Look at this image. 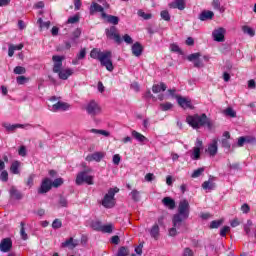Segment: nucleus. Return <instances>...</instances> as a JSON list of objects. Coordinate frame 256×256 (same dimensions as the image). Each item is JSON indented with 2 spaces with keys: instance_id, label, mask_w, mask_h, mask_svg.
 Returning <instances> with one entry per match:
<instances>
[{
  "instance_id": "obj_49",
  "label": "nucleus",
  "mask_w": 256,
  "mask_h": 256,
  "mask_svg": "<svg viewBox=\"0 0 256 256\" xmlns=\"http://www.w3.org/2000/svg\"><path fill=\"white\" fill-rule=\"evenodd\" d=\"M138 16L142 17V19H145L146 21L151 19V17H153V15L151 13H145V12H143V10L138 11Z\"/></svg>"
},
{
  "instance_id": "obj_33",
  "label": "nucleus",
  "mask_w": 256,
  "mask_h": 256,
  "mask_svg": "<svg viewBox=\"0 0 256 256\" xmlns=\"http://www.w3.org/2000/svg\"><path fill=\"white\" fill-rule=\"evenodd\" d=\"M212 7L213 9H215L216 11H220V13H224L225 12V8H223L221 6V2L219 0H213L212 1Z\"/></svg>"
},
{
  "instance_id": "obj_4",
  "label": "nucleus",
  "mask_w": 256,
  "mask_h": 256,
  "mask_svg": "<svg viewBox=\"0 0 256 256\" xmlns=\"http://www.w3.org/2000/svg\"><path fill=\"white\" fill-rule=\"evenodd\" d=\"M183 216L181 214H174L172 218V227L169 229V237L177 236V229L183 227Z\"/></svg>"
},
{
  "instance_id": "obj_19",
  "label": "nucleus",
  "mask_w": 256,
  "mask_h": 256,
  "mask_svg": "<svg viewBox=\"0 0 256 256\" xmlns=\"http://www.w3.org/2000/svg\"><path fill=\"white\" fill-rule=\"evenodd\" d=\"M170 9H179V11H183L185 9V0H175L172 3L168 4Z\"/></svg>"
},
{
  "instance_id": "obj_30",
  "label": "nucleus",
  "mask_w": 256,
  "mask_h": 256,
  "mask_svg": "<svg viewBox=\"0 0 256 256\" xmlns=\"http://www.w3.org/2000/svg\"><path fill=\"white\" fill-rule=\"evenodd\" d=\"M81 37V28H76L75 31L72 32L71 41L72 43L77 44V39Z\"/></svg>"
},
{
  "instance_id": "obj_55",
  "label": "nucleus",
  "mask_w": 256,
  "mask_h": 256,
  "mask_svg": "<svg viewBox=\"0 0 256 256\" xmlns=\"http://www.w3.org/2000/svg\"><path fill=\"white\" fill-rule=\"evenodd\" d=\"M52 227L54 229H61V227H63V223L59 220V219H55L53 222H52Z\"/></svg>"
},
{
  "instance_id": "obj_22",
  "label": "nucleus",
  "mask_w": 256,
  "mask_h": 256,
  "mask_svg": "<svg viewBox=\"0 0 256 256\" xmlns=\"http://www.w3.org/2000/svg\"><path fill=\"white\" fill-rule=\"evenodd\" d=\"M132 53L135 57H141L143 54V46L141 43L136 42L132 45Z\"/></svg>"
},
{
  "instance_id": "obj_58",
  "label": "nucleus",
  "mask_w": 256,
  "mask_h": 256,
  "mask_svg": "<svg viewBox=\"0 0 256 256\" xmlns=\"http://www.w3.org/2000/svg\"><path fill=\"white\" fill-rule=\"evenodd\" d=\"M33 181H35V174H31L28 177V180L26 182V185H28V187H31L33 185Z\"/></svg>"
},
{
  "instance_id": "obj_45",
  "label": "nucleus",
  "mask_w": 256,
  "mask_h": 256,
  "mask_svg": "<svg viewBox=\"0 0 256 256\" xmlns=\"http://www.w3.org/2000/svg\"><path fill=\"white\" fill-rule=\"evenodd\" d=\"M128 255H129V249L125 246H122L119 248L116 256H128Z\"/></svg>"
},
{
  "instance_id": "obj_35",
  "label": "nucleus",
  "mask_w": 256,
  "mask_h": 256,
  "mask_svg": "<svg viewBox=\"0 0 256 256\" xmlns=\"http://www.w3.org/2000/svg\"><path fill=\"white\" fill-rule=\"evenodd\" d=\"M130 195L132 197V200H134L135 203L141 201V193L138 190L136 189L132 190Z\"/></svg>"
},
{
  "instance_id": "obj_27",
  "label": "nucleus",
  "mask_w": 256,
  "mask_h": 256,
  "mask_svg": "<svg viewBox=\"0 0 256 256\" xmlns=\"http://www.w3.org/2000/svg\"><path fill=\"white\" fill-rule=\"evenodd\" d=\"M162 203L168 209H171V210L175 209V200H173V198L171 197H164L162 199Z\"/></svg>"
},
{
  "instance_id": "obj_40",
  "label": "nucleus",
  "mask_w": 256,
  "mask_h": 256,
  "mask_svg": "<svg viewBox=\"0 0 256 256\" xmlns=\"http://www.w3.org/2000/svg\"><path fill=\"white\" fill-rule=\"evenodd\" d=\"M242 31L246 35H250V37H255V30L249 26H242Z\"/></svg>"
},
{
  "instance_id": "obj_36",
  "label": "nucleus",
  "mask_w": 256,
  "mask_h": 256,
  "mask_svg": "<svg viewBox=\"0 0 256 256\" xmlns=\"http://www.w3.org/2000/svg\"><path fill=\"white\" fill-rule=\"evenodd\" d=\"M224 115H226V117H232L235 118L237 117V112H235V110H233V108L228 107L223 111Z\"/></svg>"
},
{
  "instance_id": "obj_57",
  "label": "nucleus",
  "mask_w": 256,
  "mask_h": 256,
  "mask_svg": "<svg viewBox=\"0 0 256 256\" xmlns=\"http://www.w3.org/2000/svg\"><path fill=\"white\" fill-rule=\"evenodd\" d=\"M63 183V178H57L52 182V187H61V184Z\"/></svg>"
},
{
  "instance_id": "obj_34",
  "label": "nucleus",
  "mask_w": 256,
  "mask_h": 256,
  "mask_svg": "<svg viewBox=\"0 0 256 256\" xmlns=\"http://www.w3.org/2000/svg\"><path fill=\"white\" fill-rule=\"evenodd\" d=\"M19 161H15L10 166V171L13 173V175H19Z\"/></svg>"
},
{
  "instance_id": "obj_42",
  "label": "nucleus",
  "mask_w": 256,
  "mask_h": 256,
  "mask_svg": "<svg viewBox=\"0 0 256 256\" xmlns=\"http://www.w3.org/2000/svg\"><path fill=\"white\" fill-rule=\"evenodd\" d=\"M101 233H113V224L102 225Z\"/></svg>"
},
{
  "instance_id": "obj_6",
  "label": "nucleus",
  "mask_w": 256,
  "mask_h": 256,
  "mask_svg": "<svg viewBox=\"0 0 256 256\" xmlns=\"http://www.w3.org/2000/svg\"><path fill=\"white\" fill-rule=\"evenodd\" d=\"M190 209L191 206L189 205V201H187V199H183L179 202L177 215L182 216L183 219H189Z\"/></svg>"
},
{
  "instance_id": "obj_54",
  "label": "nucleus",
  "mask_w": 256,
  "mask_h": 256,
  "mask_svg": "<svg viewBox=\"0 0 256 256\" xmlns=\"http://www.w3.org/2000/svg\"><path fill=\"white\" fill-rule=\"evenodd\" d=\"M201 57V53H193L187 56L188 61H196Z\"/></svg>"
},
{
  "instance_id": "obj_24",
  "label": "nucleus",
  "mask_w": 256,
  "mask_h": 256,
  "mask_svg": "<svg viewBox=\"0 0 256 256\" xmlns=\"http://www.w3.org/2000/svg\"><path fill=\"white\" fill-rule=\"evenodd\" d=\"M217 149V140H213L206 151L211 157H215L217 155Z\"/></svg>"
},
{
  "instance_id": "obj_60",
  "label": "nucleus",
  "mask_w": 256,
  "mask_h": 256,
  "mask_svg": "<svg viewBox=\"0 0 256 256\" xmlns=\"http://www.w3.org/2000/svg\"><path fill=\"white\" fill-rule=\"evenodd\" d=\"M59 205H60V207H67V205H68L67 198H65V197H60V199H59Z\"/></svg>"
},
{
  "instance_id": "obj_56",
  "label": "nucleus",
  "mask_w": 256,
  "mask_h": 256,
  "mask_svg": "<svg viewBox=\"0 0 256 256\" xmlns=\"http://www.w3.org/2000/svg\"><path fill=\"white\" fill-rule=\"evenodd\" d=\"M229 231H231V228L229 226H224L221 230H220V235L221 237H226L227 233H229Z\"/></svg>"
},
{
  "instance_id": "obj_41",
  "label": "nucleus",
  "mask_w": 256,
  "mask_h": 256,
  "mask_svg": "<svg viewBox=\"0 0 256 256\" xmlns=\"http://www.w3.org/2000/svg\"><path fill=\"white\" fill-rule=\"evenodd\" d=\"M20 225H21L20 235L23 241H27L29 239V236L27 235V232H25V222H21Z\"/></svg>"
},
{
  "instance_id": "obj_31",
  "label": "nucleus",
  "mask_w": 256,
  "mask_h": 256,
  "mask_svg": "<svg viewBox=\"0 0 256 256\" xmlns=\"http://www.w3.org/2000/svg\"><path fill=\"white\" fill-rule=\"evenodd\" d=\"M90 227L94 230V231H100L103 227V223H101V221L99 220H94L90 223Z\"/></svg>"
},
{
  "instance_id": "obj_1",
  "label": "nucleus",
  "mask_w": 256,
  "mask_h": 256,
  "mask_svg": "<svg viewBox=\"0 0 256 256\" xmlns=\"http://www.w3.org/2000/svg\"><path fill=\"white\" fill-rule=\"evenodd\" d=\"M186 121L190 127H193V129H199L201 127H205V125L208 129L213 127V123H211V119L207 117V114L188 116Z\"/></svg>"
},
{
  "instance_id": "obj_28",
  "label": "nucleus",
  "mask_w": 256,
  "mask_h": 256,
  "mask_svg": "<svg viewBox=\"0 0 256 256\" xmlns=\"http://www.w3.org/2000/svg\"><path fill=\"white\" fill-rule=\"evenodd\" d=\"M132 137L136 139V141H139V143H145L149 141L147 137H145L143 134L137 132L136 130L132 131Z\"/></svg>"
},
{
  "instance_id": "obj_59",
  "label": "nucleus",
  "mask_w": 256,
  "mask_h": 256,
  "mask_svg": "<svg viewBox=\"0 0 256 256\" xmlns=\"http://www.w3.org/2000/svg\"><path fill=\"white\" fill-rule=\"evenodd\" d=\"M87 55V50L85 48L81 49L77 55V59L81 60Z\"/></svg>"
},
{
  "instance_id": "obj_62",
  "label": "nucleus",
  "mask_w": 256,
  "mask_h": 256,
  "mask_svg": "<svg viewBox=\"0 0 256 256\" xmlns=\"http://www.w3.org/2000/svg\"><path fill=\"white\" fill-rule=\"evenodd\" d=\"M123 39H124L125 43H127L128 45L133 44V38H131V36H129L128 34L124 35Z\"/></svg>"
},
{
  "instance_id": "obj_7",
  "label": "nucleus",
  "mask_w": 256,
  "mask_h": 256,
  "mask_svg": "<svg viewBox=\"0 0 256 256\" xmlns=\"http://www.w3.org/2000/svg\"><path fill=\"white\" fill-rule=\"evenodd\" d=\"M105 33L108 39H114V41L118 44L122 43L123 40L121 39V35H119L117 27L111 26L110 28H106Z\"/></svg>"
},
{
  "instance_id": "obj_32",
  "label": "nucleus",
  "mask_w": 256,
  "mask_h": 256,
  "mask_svg": "<svg viewBox=\"0 0 256 256\" xmlns=\"http://www.w3.org/2000/svg\"><path fill=\"white\" fill-rule=\"evenodd\" d=\"M202 189H204L205 191H213V189H215V183L214 182H211V181H205L203 184H202Z\"/></svg>"
},
{
  "instance_id": "obj_10",
  "label": "nucleus",
  "mask_w": 256,
  "mask_h": 256,
  "mask_svg": "<svg viewBox=\"0 0 256 256\" xmlns=\"http://www.w3.org/2000/svg\"><path fill=\"white\" fill-rule=\"evenodd\" d=\"M12 247H13V241H11V238L2 239L0 243V251H2V253H9Z\"/></svg>"
},
{
  "instance_id": "obj_63",
  "label": "nucleus",
  "mask_w": 256,
  "mask_h": 256,
  "mask_svg": "<svg viewBox=\"0 0 256 256\" xmlns=\"http://www.w3.org/2000/svg\"><path fill=\"white\" fill-rule=\"evenodd\" d=\"M244 141H245V143H255L256 142L255 137H253V136H244Z\"/></svg>"
},
{
  "instance_id": "obj_46",
  "label": "nucleus",
  "mask_w": 256,
  "mask_h": 256,
  "mask_svg": "<svg viewBox=\"0 0 256 256\" xmlns=\"http://www.w3.org/2000/svg\"><path fill=\"white\" fill-rule=\"evenodd\" d=\"M223 225V220H214L210 223V229H219Z\"/></svg>"
},
{
  "instance_id": "obj_38",
  "label": "nucleus",
  "mask_w": 256,
  "mask_h": 256,
  "mask_svg": "<svg viewBox=\"0 0 256 256\" xmlns=\"http://www.w3.org/2000/svg\"><path fill=\"white\" fill-rule=\"evenodd\" d=\"M15 75H25L27 73V69L23 66H16L13 70Z\"/></svg>"
},
{
  "instance_id": "obj_12",
  "label": "nucleus",
  "mask_w": 256,
  "mask_h": 256,
  "mask_svg": "<svg viewBox=\"0 0 256 256\" xmlns=\"http://www.w3.org/2000/svg\"><path fill=\"white\" fill-rule=\"evenodd\" d=\"M51 187H53L51 179L45 178L38 189V193H40V195H43V193H48V191H51Z\"/></svg>"
},
{
  "instance_id": "obj_64",
  "label": "nucleus",
  "mask_w": 256,
  "mask_h": 256,
  "mask_svg": "<svg viewBox=\"0 0 256 256\" xmlns=\"http://www.w3.org/2000/svg\"><path fill=\"white\" fill-rule=\"evenodd\" d=\"M183 255L184 256H193V250H191L190 248H185Z\"/></svg>"
},
{
  "instance_id": "obj_51",
  "label": "nucleus",
  "mask_w": 256,
  "mask_h": 256,
  "mask_svg": "<svg viewBox=\"0 0 256 256\" xmlns=\"http://www.w3.org/2000/svg\"><path fill=\"white\" fill-rule=\"evenodd\" d=\"M160 15L164 21H171V15L169 14V11L163 10L161 11Z\"/></svg>"
},
{
  "instance_id": "obj_23",
  "label": "nucleus",
  "mask_w": 256,
  "mask_h": 256,
  "mask_svg": "<svg viewBox=\"0 0 256 256\" xmlns=\"http://www.w3.org/2000/svg\"><path fill=\"white\" fill-rule=\"evenodd\" d=\"M105 55V51H101V49L99 48H94L91 50L90 52V57L92 59H97L98 61H100V59Z\"/></svg>"
},
{
  "instance_id": "obj_20",
  "label": "nucleus",
  "mask_w": 256,
  "mask_h": 256,
  "mask_svg": "<svg viewBox=\"0 0 256 256\" xmlns=\"http://www.w3.org/2000/svg\"><path fill=\"white\" fill-rule=\"evenodd\" d=\"M105 8L98 4L97 2H92L90 5V15H95V13H103Z\"/></svg>"
},
{
  "instance_id": "obj_15",
  "label": "nucleus",
  "mask_w": 256,
  "mask_h": 256,
  "mask_svg": "<svg viewBox=\"0 0 256 256\" xmlns=\"http://www.w3.org/2000/svg\"><path fill=\"white\" fill-rule=\"evenodd\" d=\"M70 107L68 103L59 101L52 106V111H54V113H57V111H67Z\"/></svg>"
},
{
  "instance_id": "obj_3",
  "label": "nucleus",
  "mask_w": 256,
  "mask_h": 256,
  "mask_svg": "<svg viewBox=\"0 0 256 256\" xmlns=\"http://www.w3.org/2000/svg\"><path fill=\"white\" fill-rule=\"evenodd\" d=\"M119 193V188H110L108 193L102 199V205L105 209H113L115 207V194Z\"/></svg>"
},
{
  "instance_id": "obj_53",
  "label": "nucleus",
  "mask_w": 256,
  "mask_h": 256,
  "mask_svg": "<svg viewBox=\"0 0 256 256\" xmlns=\"http://www.w3.org/2000/svg\"><path fill=\"white\" fill-rule=\"evenodd\" d=\"M0 181H3L4 183H7V181H9V173L7 172V170L1 172Z\"/></svg>"
},
{
  "instance_id": "obj_11",
  "label": "nucleus",
  "mask_w": 256,
  "mask_h": 256,
  "mask_svg": "<svg viewBox=\"0 0 256 256\" xmlns=\"http://www.w3.org/2000/svg\"><path fill=\"white\" fill-rule=\"evenodd\" d=\"M225 28H218L213 31L212 36L214 41H217L218 43H223L225 41Z\"/></svg>"
},
{
  "instance_id": "obj_37",
  "label": "nucleus",
  "mask_w": 256,
  "mask_h": 256,
  "mask_svg": "<svg viewBox=\"0 0 256 256\" xmlns=\"http://www.w3.org/2000/svg\"><path fill=\"white\" fill-rule=\"evenodd\" d=\"M90 133H95L96 135H103L104 137H109L111 133L107 130L91 129Z\"/></svg>"
},
{
  "instance_id": "obj_47",
  "label": "nucleus",
  "mask_w": 256,
  "mask_h": 256,
  "mask_svg": "<svg viewBox=\"0 0 256 256\" xmlns=\"http://www.w3.org/2000/svg\"><path fill=\"white\" fill-rule=\"evenodd\" d=\"M160 109L161 111H170V109H173V105L170 102L161 103Z\"/></svg>"
},
{
  "instance_id": "obj_13",
  "label": "nucleus",
  "mask_w": 256,
  "mask_h": 256,
  "mask_svg": "<svg viewBox=\"0 0 256 256\" xmlns=\"http://www.w3.org/2000/svg\"><path fill=\"white\" fill-rule=\"evenodd\" d=\"M105 157V152H94L86 157V161L91 163V161H96V163L101 162V160Z\"/></svg>"
},
{
  "instance_id": "obj_26",
  "label": "nucleus",
  "mask_w": 256,
  "mask_h": 256,
  "mask_svg": "<svg viewBox=\"0 0 256 256\" xmlns=\"http://www.w3.org/2000/svg\"><path fill=\"white\" fill-rule=\"evenodd\" d=\"M149 233L152 237V239H155L157 241L159 239V224H154L151 229H149Z\"/></svg>"
},
{
  "instance_id": "obj_14",
  "label": "nucleus",
  "mask_w": 256,
  "mask_h": 256,
  "mask_svg": "<svg viewBox=\"0 0 256 256\" xmlns=\"http://www.w3.org/2000/svg\"><path fill=\"white\" fill-rule=\"evenodd\" d=\"M52 61H54V67H53L54 73H59V71H61V67H63V57L53 56Z\"/></svg>"
},
{
  "instance_id": "obj_17",
  "label": "nucleus",
  "mask_w": 256,
  "mask_h": 256,
  "mask_svg": "<svg viewBox=\"0 0 256 256\" xmlns=\"http://www.w3.org/2000/svg\"><path fill=\"white\" fill-rule=\"evenodd\" d=\"M56 73H58L59 79H62L63 81H67V79H69V77L73 75V69L67 68V69L59 70V72H56Z\"/></svg>"
},
{
  "instance_id": "obj_18",
  "label": "nucleus",
  "mask_w": 256,
  "mask_h": 256,
  "mask_svg": "<svg viewBox=\"0 0 256 256\" xmlns=\"http://www.w3.org/2000/svg\"><path fill=\"white\" fill-rule=\"evenodd\" d=\"M178 104L183 109H193V104L191 103V100L184 98V97H178Z\"/></svg>"
},
{
  "instance_id": "obj_21",
  "label": "nucleus",
  "mask_w": 256,
  "mask_h": 256,
  "mask_svg": "<svg viewBox=\"0 0 256 256\" xmlns=\"http://www.w3.org/2000/svg\"><path fill=\"white\" fill-rule=\"evenodd\" d=\"M3 127H5L6 131H15V129H25V127H29V124H3Z\"/></svg>"
},
{
  "instance_id": "obj_48",
  "label": "nucleus",
  "mask_w": 256,
  "mask_h": 256,
  "mask_svg": "<svg viewBox=\"0 0 256 256\" xmlns=\"http://www.w3.org/2000/svg\"><path fill=\"white\" fill-rule=\"evenodd\" d=\"M205 171V168H198L197 170H195L193 173H192V175H191V177L193 178V179H197V177H201V175H203V172Z\"/></svg>"
},
{
  "instance_id": "obj_9",
  "label": "nucleus",
  "mask_w": 256,
  "mask_h": 256,
  "mask_svg": "<svg viewBox=\"0 0 256 256\" xmlns=\"http://www.w3.org/2000/svg\"><path fill=\"white\" fill-rule=\"evenodd\" d=\"M78 245H79V240L74 239L73 237H70L66 239L64 242H62L61 247L63 249H70L71 251H73V249H75V247H77Z\"/></svg>"
},
{
  "instance_id": "obj_29",
  "label": "nucleus",
  "mask_w": 256,
  "mask_h": 256,
  "mask_svg": "<svg viewBox=\"0 0 256 256\" xmlns=\"http://www.w3.org/2000/svg\"><path fill=\"white\" fill-rule=\"evenodd\" d=\"M161 91H167V85H165V83L161 82L160 84H154L152 86L153 93H161Z\"/></svg>"
},
{
  "instance_id": "obj_8",
  "label": "nucleus",
  "mask_w": 256,
  "mask_h": 256,
  "mask_svg": "<svg viewBox=\"0 0 256 256\" xmlns=\"http://www.w3.org/2000/svg\"><path fill=\"white\" fill-rule=\"evenodd\" d=\"M86 111H87L88 115L95 117V115H99V113H101V107H99V104H97V102L91 101L86 106Z\"/></svg>"
},
{
  "instance_id": "obj_44",
  "label": "nucleus",
  "mask_w": 256,
  "mask_h": 256,
  "mask_svg": "<svg viewBox=\"0 0 256 256\" xmlns=\"http://www.w3.org/2000/svg\"><path fill=\"white\" fill-rule=\"evenodd\" d=\"M79 19H81V17L79 16V14H76L72 17H69L67 20V23L71 25H75V23H79Z\"/></svg>"
},
{
  "instance_id": "obj_2",
  "label": "nucleus",
  "mask_w": 256,
  "mask_h": 256,
  "mask_svg": "<svg viewBox=\"0 0 256 256\" xmlns=\"http://www.w3.org/2000/svg\"><path fill=\"white\" fill-rule=\"evenodd\" d=\"M93 169L86 168L84 171H81L76 176V185H83L86 183L87 185H94L93 176L88 175V173H92Z\"/></svg>"
},
{
  "instance_id": "obj_50",
  "label": "nucleus",
  "mask_w": 256,
  "mask_h": 256,
  "mask_svg": "<svg viewBox=\"0 0 256 256\" xmlns=\"http://www.w3.org/2000/svg\"><path fill=\"white\" fill-rule=\"evenodd\" d=\"M251 227H253V221L247 220V223L244 225V231L246 235H249V233H251Z\"/></svg>"
},
{
  "instance_id": "obj_5",
  "label": "nucleus",
  "mask_w": 256,
  "mask_h": 256,
  "mask_svg": "<svg viewBox=\"0 0 256 256\" xmlns=\"http://www.w3.org/2000/svg\"><path fill=\"white\" fill-rule=\"evenodd\" d=\"M112 54L111 51H105L102 58H100L99 62L102 67H105L107 71L110 73L113 72V69H115V66H113V60H111Z\"/></svg>"
},
{
  "instance_id": "obj_16",
  "label": "nucleus",
  "mask_w": 256,
  "mask_h": 256,
  "mask_svg": "<svg viewBox=\"0 0 256 256\" xmlns=\"http://www.w3.org/2000/svg\"><path fill=\"white\" fill-rule=\"evenodd\" d=\"M213 17H215V13H213V11L204 10L200 13L198 19H200V21H211Z\"/></svg>"
},
{
  "instance_id": "obj_39",
  "label": "nucleus",
  "mask_w": 256,
  "mask_h": 256,
  "mask_svg": "<svg viewBox=\"0 0 256 256\" xmlns=\"http://www.w3.org/2000/svg\"><path fill=\"white\" fill-rule=\"evenodd\" d=\"M107 23H110L111 25H119V17L113 16V15H108Z\"/></svg>"
},
{
  "instance_id": "obj_61",
  "label": "nucleus",
  "mask_w": 256,
  "mask_h": 256,
  "mask_svg": "<svg viewBox=\"0 0 256 256\" xmlns=\"http://www.w3.org/2000/svg\"><path fill=\"white\" fill-rule=\"evenodd\" d=\"M113 163L115 165H119L121 163V156L119 154H115L113 156Z\"/></svg>"
},
{
  "instance_id": "obj_52",
  "label": "nucleus",
  "mask_w": 256,
  "mask_h": 256,
  "mask_svg": "<svg viewBox=\"0 0 256 256\" xmlns=\"http://www.w3.org/2000/svg\"><path fill=\"white\" fill-rule=\"evenodd\" d=\"M27 81H29V78H27L25 76H18L16 78V82L18 85H25V83H27Z\"/></svg>"
},
{
  "instance_id": "obj_43",
  "label": "nucleus",
  "mask_w": 256,
  "mask_h": 256,
  "mask_svg": "<svg viewBox=\"0 0 256 256\" xmlns=\"http://www.w3.org/2000/svg\"><path fill=\"white\" fill-rule=\"evenodd\" d=\"M200 157H201V148L194 147L192 159L194 161H197L198 159H200Z\"/></svg>"
},
{
  "instance_id": "obj_25",
  "label": "nucleus",
  "mask_w": 256,
  "mask_h": 256,
  "mask_svg": "<svg viewBox=\"0 0 256 256\" xmlns=\"http://www.w3.org/2000/svg\"><path fill=\"white\" fill-rule=\"evenodd\" d=\"M10 196L13 199H16L17 201H21V199H23V194L19 190H17V188H15V186H12L10 188Z\"/></svg>"
}]
</instances>
